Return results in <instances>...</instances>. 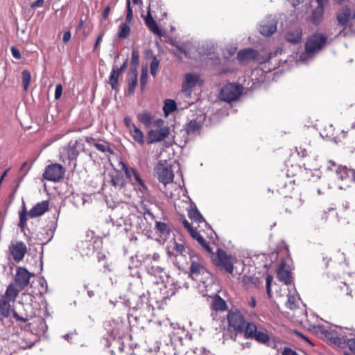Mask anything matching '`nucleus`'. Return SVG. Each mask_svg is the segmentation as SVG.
<instances>
[{"instance_id":"obj_1","label":"nucleus","mask_w":355,"mask_h":355,"mask_svg":"<svg viewBox=\"0 0 355 355\" xmlns=\"http://www.w3.org/2000/svg\"><path fill=\"white\" fill-rule=\"evenodd\" d=\"M229 327L239 334H243L247 339H254L260 343H266L270 336L265 329H258L253 322H247L241 311L230 310L227 314Z\"/></svg>"},{"instance_id":"obj_2","label":"nucleus","mask_w":355,"mask_h":355,"mask_svg":"<svg viewBox=\"0 0 355 355\" xmlns=\"http://www.w3.org/2000/svg\"><path fill=\"white\" fill-rule=\"evenodd\" d=\"M294 190L293 181L288 176H279L275 180L273 191L285 198L284 206L286 210L291 212L302 205L301 199L297 197H292Z\"/></svg>"},{"instance_id":"obj_3","label":"nucleus","mask_w":355,"mask_h":355,"mask_svg":"<svg viewBox=\"0 0 355 355\" xmlns=\"http://www.w3.org/2000/svg\"><path fill=\"white\" fill-rule=\"evenodd\" d=\"M212 263L225 273L232 275L234 264L237 262L235 257L228 254L222 248H218L216 253L209 255Z\"/></svg>"},{"instance_id":"obj_4","label":"nucleus","mask_w":355,"mask_h":355,"mask_svg":"<svg viewBox=\"0 0 355 355\" xmlns=\"http://www.w3.org/2000/svg\"><path fill=\"white\" fill-rule=\"evenodd\" d=\"M85 145L82 139L70 141L63 149V156L68 160L69 165L73 164V168H76L80 151H85Z\"/></svg>"},{"instance_id":"obj_5","label":"nucleus","mask_w":355,"mask_h":355,"mask_svg":"<svg viewBox=\"0 0 355 355\" xmlns=\"http://www.w3.org/2000/svg\"><path fill=\"white\" fill-rule=\"evenodd\" d=\"M328 37L322 33H314L309 36L305 44V51L308 54H315L327 44Z\"/></svg>"},{"instance_id":"obj_6","label":"nucleus","mask_w":355,"mask_h":355,"mask_svg":"<svg viewBox=\"0 0 355 355\" xmlns=\"http://www.w3.org/2000/svg\"><path fill=\"white\" fill-rule=\"evenodd\" d=\"M243 86L239 84L227 83L225 85L220 92L221 101L231 103L239 98L243 92Z\"/></svg>"},{"instance_id":"obj_7","label":"nucleus","mask_w":355,"mask_h":355,"mask_svg":"<svg viewBox=\"0 0 355 355\" xmlns=\"http://www.w3.org/2000/svg\"><path fill=\"white\" fill-rule=\"evenodd\" d=\"M155 173L158 180L165 185L173 181L174 173L171 165L166 161L158 162L155 168Z\"/></svg>"},{"instance_id":"obj_8","label":"nucleus","mask_w":355,"mask_h":355,"mask_svg":"<svg viewBox=\"0 0 355 355\" xmlns=\"http://www.w3.org/2000/svg\"><path fill=\"white\" fill-rule=\"evenodd\" d=\"M64 173V168L61 164L55 163L46 166L42 177L48 181L57 182L63 179Z\"/></svg>"},{"instance_id":"obj_9","label":"nucleus","mask_w":355,"mask_h":355,"mask_svg":"<svg viewBox=\"0 0 355 355\" xmlns=\"http://www.w3.org/2000/svg\"><path fill=\"white\" fill-rule=\"evenodd\" d=\"M190 276L196 281H201L200 276L207 273L202 259L198 255H191Z\"/></svg>"},{"instance_id":"obj_10","label":"nucleus","mask_w":355,"mask_h":355,"mask_svg":"<svg viewBox=\"0 0 355 355\" xmlns=\"http://www.w3.org/2000/svg\"><path fill=\"white\" fill-rule=\"evenodd\" d=\"M8 251L12 259L17 263L21 261L26 253L28 248L26 243L21 241H12L8 246Z\"/></svg>"},{"instance_id":"obj_11","label":"nucleus","mask_w":355,"mask_h":355,"mask_svg":"<svg viewBox=\"0 0 355 355\" xmlns=\"http://www.w3.org/2000/svg\"><path fill=\"white\" fill-rule=\"evenodd\" d=\"M340 212V209H338L336 207H329L327 210L324 209L323 211H320L319 216L322 220L337 223L341 219H345L347 218V214L343 211V213Z\"/></svg>"},{"instance_id":"obj_12","label":"nucleus","mask_w":355,"mask_h":355,"mask_svg":"<svg viewBox=\"0 0 355 355\" xmlns=\"http://www.w3.org/2000/svg\"><path fill=\"white\" fill-rule=\"evenodd\" d=\"M170 134L168 126L150 130L147 133L148 144H151L164 140Z\"/></svg>"},{"instance_id":"obj_13","label":"nucleus","mask_w":355,"mask_h":355,"mask_svg":"<svg viewBox=\"0 0 355 355\" xmlns=\"http://www.w3.org/2000/svg\"><path fill=\"white\" fill-rule=\"evenodd\" d=\"M237 59L240 63L255 60L260 63L263 62V61L260 60V54L258 51L251 48H247L239 51L237 53Z\"/></svg>"},{"instance_id":"obj_14","label":"nucleus","mask_w":355,"mask_h":355,"mask_svg":"<svg viewBox=\"0 0 355 355\" xmlns=\"http://www.w3.org/2000/svg\"><path fill=\"white\" fill-rule=\"evenodd\" d=\"M122 166L121 168L125 172V175L128 178H129L131 181L133 182V184H138L140 185L144 190H147V187L144 183V181L141 178L139 173L138 171L132 167H128L125 163L121 162Z\"/></svg>"},{"instance_id":"obj_15","label":"nucleus","mask_w":355,"mask_h":355,"mask_svg":"<svg viewBox=\"0 0 355 355\" xmlns=\"http://www.w3.org/2000/svg\"><path fill=\"white\" fill-rule=\"evenodd\" d=\"M31 276L26 268L18 267L16 270L15 282L20 289H24L28 285Z\"/></svg>"},{"instance_id":"obj_16","label":"nucleus","mask_w":355,"mask_h":355,"mask_svg":"<svg viewBox=\"0 0 355 355\" xmlns=\"http://www.w3.org/2000/svg\"><path fill=\"white\" fill-rule=\"evenodd\" d=\"M200 81L199 75L187 73L185 75V80L182 84V92L187 95H190L193 89Z\"/></svg>"},{"instance_id":"obj_17","label":"nucleus","mask_w":355,"mask_h":355,"mask_svg":"<svg viewBox=\"0 0 355 355\" xmlns=\"http://www.w3.org/2000/svg\"><path fill=\"white\" fill-rule=\"evenodd\" d=\"M352 15L351 9L347 6L340 8L336 14L338 26L343 27V28L346 27L352 18Z\"/></svg>"},{"instance_id":"obj_18","label":"nucleus","mask_w":355,"mask_h":355,"mask_svg":"<svg viewBox=\"0 0 355 355\" xmlns=\"http://www.w3.org/2000/svg\"><path fill=\"white\" fill-rule=\"evenodd\" d=\"M49 209V201L44 200L37 203L28 211V217L34 218L44 215Z\"/></svg>"},{"instance_id":"obj_19","label":"nucleus","mask_w":355,"mask_h":355,"mask_svg":"<svg viewBox=\"0 0 355 355\" xmlns=\"http://www.w3.org/2000/svg\"><path fill=\"white\" fill-rule=\"evenodd\" d=\"M336 177L346 183H350L355 180V171L346 166H338L336 169Z\"/></svg>"},{"instance_id":"obj_20","label":"nucleus","mask_w":355,"mask_h":355,"mask_svg":"<svg viewBox=\"0 0 355 355\" xmlns=\"http://www.w3.org/2000/svg\"><path fill=\"white\" fill-rule=\"evenodd\" d=\"M110 182L118 189H121L125 184L123 175L119 170L114 169L109 173Z\"/></svg>"},{"instance_id":"obj_21","label":"nucleus","mask_w":355,"mask_h":355,"mask_svg":"<svg viewBox=\"0 0 355 355\" xmlns=\"http://www.w3.org/2000/svg\"><path fill=\"white\" fill-rule=\"evenodd\" d=\"M164 3L162 0H150L147 13L153 15L155 17H157L158 15L161 17H165L166 12L163 11Z\"/></svg>"},{"instance_id":"obj_22","label":"nucleus","mask_w":355,"mask_h":355,"mask_svg":"<svg viewBox=\"0 0 355 355\" xmlns=\"http://www.w3.org/2000/svg\"><path fill=\"white\" fill-rule=\"evenodd\" d=\"M277 31V22L274 19L263 21L259 26V33L264 36H270Z\"/></svg>"},{"instance_id":"obj_23","label":"nucleus","mask_w":355,"mask_h":355,"mask_svg":"<svg viewBox=\"0 0 355 355\" xmlns=\"http://www.w3.org/2000/svg\"><path fill=\"white\" fill-rule=\"evenodd\" d=\"M209 307L212 311H224L227 309L226 302L218 295H215L211 297Z\"/></svg>"},{"instance_id":"obj_24","label":"nucleus","mask_w":355,"mask_h":355,"mask_svg":"<svg viewBox=\"0 0 355 355\" xmlns=\"http://www.w3.org/2000/svg\"><path fill=\"white\" fill-rule=\"evenodd\" d=\"M277 277L278 279L285 284H291L292 283V277L291 272L285 268V264L282 262L279 268L276 270Z\"/></svg>"},{"instance_id":"obj_25","label":"nucleus","mask_w":355,"mask_h":355,"mask_svg":"<svg viewBox=\"0 0 355 355\" xmlns=\"http://www.w3.org/2000/svg\"><path fill=\"white\" fill-rule=\"evenodd\" d=\"M153 205V203L148 199L144 198L142 199L139 203L137 205V211L143 215L145 219L146 215H148L150 217H151L153 219L154 218V216L153 213L151 212V206Z\"/></svg>"},{"instance_id":"obj_26","label":"nucleus","mask_w":355,"mask_h":355,"mask_svg":"<svg viewBox=\"0 0 355 355\" xmlns=\"http://www.w3.org/2000/svg\"><path fill=\"white\" fill-rule=\"evenodd\" d=\"M153 16V15L147 13L146 16L144 18L145 24L153 33L158 36H162V30L157 25V22L154 20Z\"/></svg>"},{"instance_id":"obj_27","label":"nucleus","mask_w":355,"mask_h":355,"mask_svg":"<svg viewBox=\"0 0 355 355\" xmlns=\"http://www.w3.org/2000/svg\"><path fill=\"white\" fill-rule=\"evenodd\" d=\"M53 237V230L51 227H45L42 228L37 234V239L40 244H46Z\"/></svg>"},{"instance_id":"obj_28","label":"nucleus","mask_w":355,"mask_h":355,"mask_svg":"<svg viewBox=\"0 0 355 355\" xmlns=\"http://www.w3.org/2000/svg\"><path fill=\"white\" fill-rule=\"evenodd\" d=\"M137 119L138 121L144 125L146 128H149L153 124L154 116L151 112L143 110L137 115Z\"/></svg>"},{"instance_id":"obj_29","label":"nucleus","mask_w":355,"mask_h":355,"mask_svg":"<svg viewBox=\"0 0 355 355\" xmlns=\"http://www.w3.org/2000/svg\"><path fill=\"white\" fill-rule=\"evenodd\" d=\"M324 7L317 6L312 11L310 16V21L312 24L318 25L322 22L324 18Z\"/></svg>"},{"instance_id":"obj_30","label":"nucleus","mask_w":355,"mask_h":355,"mask_svg":"<svg viewBox=\"0 0 355 355\" xmlns=\"http://www.w3.org/2000/svg\"><path fill=\"white\" fill-rule=\"evenodd\" d=\"M285 38L287 42L296 44L300 42L302 40V30L300 28H296L288 31L286 33Z\"/></svg>"},{"instance_id":"obj_31","label":"nucleus","mask_w":355,"mask_h":355,"mask_svg":"<svg viewBox=\"0 0 355 355\" xmlns=\"http://www.w3.org/2000/svg\"><path fill=\"white\" fill-rule=\"evenodd\" d=\"M20 290L21 289H18L13 283H11L7 286L4 295L1 296L10 302H15Z\"/></svg>"},{"instance_id":"obj_32","label":"nucleus","mask_w":355,"mask_h":355,"mask_svg":"<svg viewBox=\"0 0 355 355\" xmlns=\"http://www.w3.org/2000/svg\"><path fill=\"white\" fill-rule=\"evenodd\" d=\"M175 257H182L186 258L187 255H189L191 258V255H195V254L187 247L182 243H175L173 247Z\"/></svg>"},{"instance_id":"obj_33","label":"nucleus","mask_w":355,"mask_h":355,"mask_svg":"<svg viewBox=\"0 0 355 355\" xmlns=\"http://www.w3.org/2000/svg\"><path fill=\"white\" fill-rule=\"evenodd\" d=\"M9 300L0 296V320L8 318L10 313V304Z\"/></svg>"},{"instance_id":"obj_34","label":"nucleus","mask_w":355,"mask_h":355,"mask_svg":"<svg viewBox=\"0 0 355 355\" xmlns=\"http://www.w3.org/2000/svg\"><path fill=\"white\" fill-rule=\"evenodd\" d=\"M350 35H355V12L352 14V18L346 27H344L338 33V35L344 37Z\"/></svg>"},{"instance_id":"obj_35","label":"nucleus","mask_w":355,"mask_h":355,"mask_svg":"<svg viewBox=\"0 0 355 355\" xmlns=\"http://www.w3.org/2000/svg\"><path fill=\"white\" fill-rule=\"evenodd\" d=\"M128 92L132 94L137 85V71L135 69H131L128 74Z\"/></svg>"},{"instance_id":"obj_36","label":"nucleus","mask_w":355,"mask_h":355,"mask_svg":"<svg viewBox=\"0 0 355 355\" xmlns=\"http://www.w3.org/2000/svg\"><path fill=\"white\" fill-rule=\"evenodd\" d=\"M188 216L191 220L198 224L205 223V218L195 205L193 207L191 206V208L188 210Z\"/></svg>"},{"instance_id":"obj_37","label":"nucleus","mask_w":355,"mask_h":355,"mask_svg":"<svg viewBox=\"0 0 355 355\" xmlns=\"http://www.w3.org/2000/svg\"><path fill=\"white\" fill-rule=\"evenodd\" d=\"M191 236L196 239L202 248L210 255L213 252L209 245V243L198 232H196L191 235Z\"/></svg>"},{"instance_id":"obj_38","label":"nucleus","mask_w":355,"mask_h":355,"mask_svg":"<svg viewBox=\"0 0 355 355\" xmlns=\"http://www.w3.org/2000/svg\"><path fill=\"white\" fill-rule=\"evenodd\" d=\"M130 132L132 137L137 143L141 146L144 144V135L138 127L133 125V128L131 129Z\"/></svg>"},{"instance_id":"obj_39","label":"nucleus","mask_w":355,"mask_h":355,"mask_svg":"<svg viewBox=\"0 0 355 355\" xmlns=\"http://www.w3.org/2000/svg\"><path fill=\"white\" fill-rule=\"evenodd\" d=\"M121 73L118 71L117 66H113L112 71L109 77V83L112 89L115 90L118 86L119 77Z\"/></svg>"},{"instance_id":"obj_40","label":"nucleus","mask_w":355,"mask_h":355,"mask_svg":"<svg viewBox=\"0 0 355 355\" xmlns=\"http://www.w3.org/2000/svg\"><path fill=\"white\" fill-rule=\"evenodd\" d=\"M130 31L129 23H122L119 26L117 36L121 39H127L130 36Z\"/></svg>"},{"instance_id":"obj_41","label":"nucleus","mask_w":355,"mask_h":355,"mask_svg":"<svg viewBox=\"0 0 355 355\" xmlns=\"http://www.w3.org/2000/svg\"><path fill=\"white\" fill-rule=\"evenodd\" d=\"M177 110V105L173 100L166 99L163 107V111L165 116H168L170 113Z\"/></svg>"},{"instance_id":"obj_42","label":"nucleus","mask_w":355,"mask_h":355,"mask_svg":"<svg viewBox=\"0 0 355 355\" xmlns=\"http://www.w3.org/2000/svg\"><path fill=\"white\" fill-rule=\"evenodd\" d=\"M202 127L200 122L196 120H191L186 126V130L187 134H194L198 132Z\"/></svg>"},{"instance_id":"obj_43","label":"nucleus","mask_w":355,"mask_h":355,"mask_svg":"<svg viewBox=\"0 0 355 355\" xmlns=\"http://www.w3.org/2000/svg\"><path fill=\"white\" fill-rule=\"evenodd\" d=\"M19 226L21 228H24L26 225L27 223V216H28V212L26 211V208L25 205L23 206L21 210L19 213Z\"/></svg>"},{"instance_id":"obj_44","label":"nucleus","mask_w":355,"mask_h":355,"mask_svg":"<svg viewBox=\"0 0 355 355\" xmlns=\"http://www.w3.org/2000/svg\"><path fill=\"white\" fill-rule=\"evenodd\" d=\"M345 355H355V338L349 339L347 342V348L344 350Z\"/></svg>"},{"instance_id":"obj_45","label":"nucleus","mask_w":355,"mask_h":355,"mask_svg":"<svg viewBox=\"0 0 355 355\" xmlns=\"http://www.w3.org/2000/svg\"><path fill=\"white\" fill-rule=\"evenodd\" d=\"M159 60L157 57H153L150 64V74L152 76L155 77L159 69Z\"/></svg>"},{"instance_id":"obj_46","label":"nucleus","mask_w":355,"mask_h":355,"mask_svg":"<svg viewBox=\"0 0 355 355\" xmlns=\"http://www.w3.org/2000/svg\"><path fill=\"white\" fill-rule=\"evenodd\" d=\"M21 76L24 89L25 91H27L31 79V73L28 70H24L21 73Z\"/></svg>"},{"instance_id":"obj_47","label":"nucleus","mask_w":355,"mask_h":355,"mask_svg":"<svg viewBox=\"0 0 355 355\" xmlns=\"http://www.w3.org/2000/svg\"><path fill=\"white\" fill-rule=\"evenodd\" d=\"M155 227H156V229L162 234L167 235L170 232L168 225L164 222L157 221Z\"/></svg>"},{"instance_id":"obj_48","label":"nucleus","mask_w":355,"mask_h":355,"mask_svg":"<svg viewBox=\"0 0 355 355\" xmlns=\"http://www.w3.org/2000/svg\"><path fill=\"white\" fill-rule=\"evenodd\" d=\"M287 297L286 306L291 310L296 309L298 304L296 297L292 295H288Z\"/></svg>"},{"instance_id":"obj_49","label":"nucleus","mask_w":355,"mask_h":355,"mask_svg":"<svg viewBox=\"0 0 355 355\" xmlns=\"http://www.w3.org/2000/svg\"><path fill=\"white\" fill-rule=\"evenodd\" d=\"M139 63V53L137 49H133L132 51L131 69H137Z\"/></svg>"},{"instance_id":"obj_50","label":"nucleus","mask_w":355,"mask_h":355,"mask_svg":"<svg viewBox=\"0 0 355 355\" xmlns=\"http://www.w3.org/2000/svg\"><path fill=\"white\" fill-rule=\"evenodd\" d=\"M95 148L102 152V153H113V151L112 150V149L110 148V147L109 146L108 144L107 143H103V144H100V143H94L93 144Z\"/></svg>"},{"instance_id":"obj_51","label":"nucleus","mask_w":355,"mask_h":355,"mask_svg":"<svg viewBox=\"0 0 355 355\" xmlns=\"http://www.w3.org/2000/svg\"><path fill=\"white\" fill-rule=\"evenodd\" d=\"M309 146H311V144L310 142H309L308 144H306V141H304L303 144H301L300 145V146L298 147H296V150L297 151V153L300 155L301 154V156L302 157H306L308 155V150L306 148V147Z\"/></svg>"},{"instance_id":"obj_52","label":"nucleus","mask_w":355,"mask_h":355,"mask_svg":"<svg viewBox=\"0 0 355 355\" xmlns=\"http://www.w3.org/2000/svg\"><path fill=\"white\" fill-rule=\"evenodd\" d=\"M12 318L17 321V322H22V323H25L27 321H28L29 320V318H28V314H25V315H19L17 311H15V310H12Z\"/></svg>"},{"instance_id":"obj_53","label":"nucleus","mask_w":355,"mask_h":355,"mask_svg":"<svg viewBox=\"0 0 355 355\" xmlns=\"http://www.w3.org/2000/svg\"><path fill=\"white\" fill-rule=\"evenodd\" d=\"M148 82V73L147 71L143 69L140 76V86L141 89L144 90Z\"/></svg>"},{"instance_id":"obj_54","label":"nucleus","mask_w":355,"mask_h":355,"mask_svg":"<svg viewBox=\"0 0 355 355\" xmlns=\"http://www.w3.org/2000/svg\"><path fill=\"white\" fill-rule=\"evenodd\" d=\"M133 13L130 6V0H127V14L125 22L130 24L132 21Z\"/></svg>"},{"instance_id":"obj_55","label":"nucleus","mask_w":355,"mask_h":355,"mask_svg":"<svg viewBox=\"0 0 355 355\" xmlns=\"http://www.w3.org/2000/svg\"><path fill=\"white\" fill-rule=\"evenodd\" d=\"M272 275H267L266 276V291H267V294L268 295L269 297H271V284H272Z\"/></svg>"},{"instance_id":"obj_56","label":"nucleus","mask_w":355,"mask_h":355,"mask_svg":"<svg viewBox=\"0 0 355 355\" xmlns=\"http://www.w3.org/2000/svg\"><path fill=\"white\" fill-rule=\"evenodd\" d=\"M182 223L184 227L191 234V236L196 232V229L193 228L187 219H185V218L182 219Z\"/></svg>"},{"instance_id":"obj_57","label":"nucleus","mask_w":355,"mask_h":355,"mask_svg":"<svg viewBox=\"0 0 355 355\" xmlns=\"http://www.w3.org/2000/svg\"><path fill=\"white\" fill-rule=\"evenodd\" d=\"M62 94V86L60 84L56 85L55 91V98L59 99Z\"/></svg>"},{"instance_id":"obj_58","label":"nucleus","mask_w":355,"mask_h":355,"mask_svg":"<svg viewBox=\"0 0 355 355\" xmlns=\"http://www.w3.org/2000/svg\"><path fill=\"white\" fill-rule=\"evenodd\" d=\"M282 355H298V354L295 351H294L291 348L285 347L282 352Z\"/></svg>"},{"instance_id":"obj_59","label":"nucleus","mask_w":355,"mask_h":355,"mask_svg":"<svg viewBox=\"0 0 355 355\" xmlns=\"http://www.w3.org/2000/svg\"><path fill=\"white\" fill-rule=\"evenodd\" d=\"M10 50H11L12 55L15 58H17V59L21 58L20 51L16 47L12 46Z\"/></svg>"},{"instance_id":"obj_60","label":"nucleus","mask_w":355,"mask_h":355,"mask_svg":"<svg viewBox=\"0 0 355 355\" xmlns=\"http://www.w3.org/2000/svg\"><path fill=\"white\" fill-rule=\"evenodd\" d=\"M124 123L126 127L130 129V130L133 128V125H135V124L132 123L131 119L129 116H125L124 118Z\"/></svg>"},{"instance_id":"obj_61","label":"nucleus","mask_w":355,"mask_h":355,"mask_svg":"<svg viewBox=\"0 0 355 355\" xmlns=\"http://www.w3.org/2000/svg\"><path fill=\"white\" fill-rule=\"evenodd\" d=\"M103 35H104L103 33H100L98 35V37L96 38V42H95L94 46V51H96L98 49V45L100 44V43L101 42V41L103 40Z\"/></svg>"},{"instance_id":"obj_62","label":"nucleus","mask_w":355,"mask_h":355,"mask_svg":"<svg viewBox=\"0 0 355 355\" xmlns=\"http://www.w3.org/2000/svg\"><path fill=\"white\" fill-rule=\"evenodd\" d=\"M44 3V0H36L35 1H34L33 3H31V7L32 8L42 7V6H43Z\"/></svg>"},{"instance_id":"obj_63","label":"nucleus","mask_w":355,"mask_h":355,"mask_svg":"<svg viewBox=\"0 0 355 355\" xmlns=\"http://www.w3.org/2000/svg\"><path fill=\"white\" fill-rule=\"evenodd\" d=\"M110 12V7L108 6L105 7V8L104 9V10L103 12V15H102L103 19L106 20L108 18Z\"/></svg>"},{"instance_id":"obj_64","label":"nucleus","mask_w":355,"mask_h":355,"mask_svg":"<svg viewBox=\"0 0 355 355\" xmlns=\"http://www.w3.org/2000/svg\"><path fill=\"white\" fill-rule=\"evenodd\" d=\"M164 121L162 119H158L155 121L154 125L157 127L158 128H161L162 127H165L166 125H164Z\"/></svg>"}]
</instances>
